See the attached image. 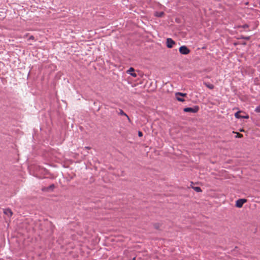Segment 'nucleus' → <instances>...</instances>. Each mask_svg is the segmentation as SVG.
<instances>
[{"label":"nucleus","mask_w":260,"mask_h":260,"mask_svg":"<svg viewBox=\"0 0 260 260\" xmlns=\"http://www.w3.org/2000/svg\"><path fill=\"white\" fill-rule=\"evenodd\" d=\"M54 187V185H52L50 186V187Z\"/></svg>","instance_id":"19"},{"label":"nucleus","mask_w":260,"mask_h":260,"mask_svg":"<svg viewBox=\"0 0 260 260\" xmlns=\"http://www.w3.org/2000/svg\"><path fill=\"white\" fill-rule=\"evenodd\" d=\"M192 188L196 191V192H202V189L200 187H198V186H196V187H192Z\"/></svg>","instance_id":"10"},{"label":"nucleus","mask_w":260,"mask_h":260,"mask_svg":"<svg viewBox=\"0 0 260 260\" xmlns=\"http://www.w3.org/2000/svg\"><path fill=\"white\" fill-rule=\"evenodd\" d=\"M5 214L7 215L8 217H10L12 215V211L9 209H5L4 211Z\"/></svg>","instance_id":"7"},{"label":"nucleus","mask_w":260,"mask_h":260,"mask_svg":"<svg viewBox=\"0 0 260 260\" xmlns=\"http://www.w3.org/2000/svg\"><path fill=\"white\" fill-rule=\"evenodd\" d=\"M199 110V107L198 106H194L193 107L185 108L183 109V111L185 112H191V113H197Z\"/></svg>","instance_id":"1"},{"label":"nucleus","mask_w":260,"mask_h":260,"mask_svg":"<svg viewBox=\"0 0 260 260\" xmlns=\"http://www.w3.org/2000/svg\"><path fill=\"white\" fill-rule=\"evenodd\" d=\"M175 42L171 38H168L166 41L167 46L169 48H171L175 45Z\"/></svg>","instance_id":"5"},{"label":"nucleus","mask_w":260,"mask_h":260,"mask_svg":"<svg viewBox=\"0 0 260 260\" xmlns=\"http://www.w3.org/2000/svg\"><path fill=\"white\" fill-rule=\"evenodd\" d=\"M183 101H184V100L182 98H180V102H183Z\"/></svg>","instance_id":"17"},{"label":"nucleus","mask_w":260,"mask_h":260,"mask_svg":"<svg viewBox=\"0 0 260 260\" xmlns=\"http://www.w3.org/2000/svg\"><path fill=\"white\" fill-rule=\"evenodd\" d=\"M119 114L121 115H124V116H126L127 118V119L128 120H129V117L127 116V115L124 112V111L123 110H120V112H119Z\"/></svg>","instance_id":"9"},{"label":"nucleus","mask_w":260,"mask_h":260,"mask_svg":"<svg viewBox=\"0 0 260 260\" xmlns=\"http://www.w3.org/2000/svg\"><path fill=\"white\" fill-rule=\"evenodd\" d=\"M133 260H136V257H134V258H133Z\"/></svg>","instance_id":"20"},{"label":"nucleus","mask_w":260,"mask_h":260,"mask_svg":"<svg viewBox=\"0 0 260 260\" xmlns=\"http://www.w3.org/2000/svg\"><path fill=\"white\" fill-rule=\"evenodd\" d=\"M255 111L256 112H257V113H259L260 112V105L257 106L255 109Z\"/></svg>","instance_id":"12"},{"label":"nucleus","mask_w":260,"mask_h":260,"mask_svg":"<svg viewBox=\"0 0 260 260\" xmlns=\"http://www.w3.org/2000/svg\"><path fill=\"white\" fill-rule=\"evenodd\" d=\"M204 84L208 88L210 89H213L214 88V86L208 82H204Z\"/></svg>","instance_id":"8"},{"label":"nucleus","mask_w":260,"mask_h":260,"mask_svg":"<svg viewBox=\"0 0 260 260\" xmlns=\"http://www.w3.org/2000/svg\"><path fill=\"white\" fill-rule=\"evenodd\" d=\"M33 38H34L33 36H31V37H30V39H32Z\"/></svg>","instance_id":"18"},{"label":"nucleus","mask_w":260,"mask_h":260,"mask_svg":"<svg viewBox=\"0 0 260 260\" xmlns=\"http://www.w3.org/2000/svg\"><path fill=\"white\" fill-rule=\"evenodd\" d=\"M127 73L134 77H137V74L134 72V69L133 68H131L127 70Z\"/></svg>","instance_id":"6"},{"label":"nucleus","mask_w":260,"mask_h":260,"mask_svg":"<svg viewBox=\"0 0 260 260\" xmlns=\"http://www.w3.org/2000/svg\"><path fill=\"white\" fill-rule=\"evenodd\" d=\"M176 99L179 101V92H176L175 94Z\"/></svg>","instance_id":"14"},{"label":"nucleus","mask_w":260,"mask_h":260,"mask_svg":"<svg viewBox=\"0 0 260 260\" xmlns=\"http://www.w3.org/2000/svg\"><path fill=\"white\" fill-rule=\"evenodd\" d=\"M241 113H244V112H243L241 111H239L235 114V117L237 118H244V119H248L249 118V115L248 114L241 115V114H240Z\"/></svg>","instance_id":"2"},{"label":"nucleus","mask_w":260,"mask_h":260,"mask_svg":"<svg viewBox=\"0 0 260 260\" xmlns=\"http://www.w3.org/2000/svg\"><path fill=\"white\" fill-rule=\"evenodd\" d=\"M247 202V200L245 199H241L238 200L236 202V206L237 208H241L243 204Z\"/></svg>","instance_id":"3"},{"label":"nucleus","mask_w":260,"mask_h":260,"mask_svg":"<svg viewBox=\"0 0 260 260\" xmlns=\"http://www.w3.org/2000/svg\"><path fill=\"white\" fill-rule=\"evenodd\" d=\"M164 15V13L161 12H156L155 13V16H157V17H161L162 15Z\"/></svg>","instance_id":"11"},{"label":"nucleus","mask_w":260,"mask_h":260,"mask_svg":"<svg viewBox=\"0 0 260 260\" xmlns=\"http://www.w3.org/2000/svg\"><path fill=\"white\" fill-rule=\"evenodd\" d=\"M190 50L185 46H182L180 47V53L183 54H187L189 53Z\"/></svg>","instance_id":"4"},{"label":"nucleus","mask_w":260,"mask_h":260,"mask_svg":"<svg viewBox=\"0 0 260 260\" xmlns=\"http://www.w3.org/2000/svg\"><path fill=\"white\" fill-rule=\"evenodd\" d=\"M186 95V93H182L180 92V96H184Z\"/></svg>","instance_id":"16"},{"label":"nucleus","mask_w":260,"mask_h":260,"mask_svg":"<svg viewBox=\"0 0 260 260\" xmlns=\"http://www.w3.org/2000/svg\"><path fill=\"white\" fill-rule=\"evenodd\" d=\"M138 135L139 137H142L143 136V133L141 132H139Z\"/></svg>","instance_id":"15"},{"label":"nucleus","mask_w":260,"mask_h":260,"mask_svg":"<svg viewBox=\"0 0 260 260\" xmlns=\"http://www.w3.org/2000/svg\"><path fill=\"white\" fill-rule=\"evenodd\" d=\"M237 136H236V138H242L243 137V135L242 134H241L239 133H237Z\"/></svg>","instance_id":"13"}]
</instances>
